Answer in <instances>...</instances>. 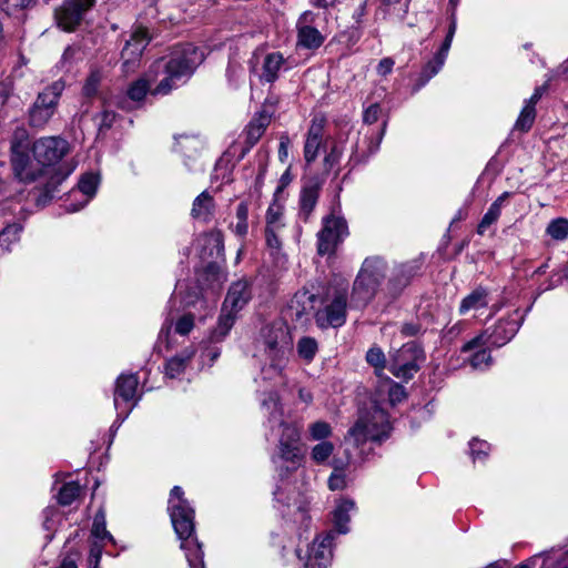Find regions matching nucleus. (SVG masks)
<instances>
[{"label":"nucleus","instance_id":"dca6fc26","mask_svg":"<svg viewBox=\"0 0 568 568\" xmlns=\"http://www.w3.org/2000/svg\"><path fill=\"white\" fill-rule=\"evenodd\" d=\"M94 2L95 0H65L55 12L59 26L65 31H73Z\"/></svg>","mask_w":568,"mask_h":568},{"label":"nucleus","instance_id":"58836bf2","mask_svg":"<svg viewBox=\"0 0 568 568\" xmlns=\"http://www.w3.org/2000/svg\"><path fill=\"white\" fill-rule=\"evenodd\" d=\"M22 227L18 223L9 224L0 232V251L9 252L11 245L20 240Z\"/></svg>","mask_w":568,"mask_h":568},{"label":"nucleus","instance_id":"7ed1b4c3","mask_svg":"<svg viewBox=\"0 0 568 568\" xmlns=\"http://www.w3.org/2000/svg\"><path fill=\"white\" fill-rule=\"evenodd\" d=\"M69 143L60 136L38 140V205L45 204L58 193L59 185L73 168L62 162Z\"/></svg>","mask_w":568,"mask_h":568},{"label":"nucleus","instance_id":"2f4dec72","mask_svg":"<svg viewBox=\"0 0 568 568\" xmlns=\"http://www.w3.org/2000/svg\"><path fill=\"white\" fill-rule=\"evenodd\" d=\"M414 276L413 266L399 265L394 268L393 274L388 281V288L392 295L399 294L404 287L408 285Z\"/></svg>","mask_w":568,"mask_h":568},{"label":"nucleus","instance_id":"4be33fe9","mask_svg":"<svg viewBox=\"0 0 568 568\" xmlns=\"http://www.w3.org/2000/svg\"><path fill=\"white\" fill-rule=\"evenodd\" d=\"M290 61L278 51L267 52L263 55L261 73L258 74L261 81L273 83L284 71L291 69Z\"/></svg>","mask_w":568,"mask_h":568},{"label":"nucleus","instance_id":"c9c22d12","mask_svg":"<svg viewBox=\"0 0 568 568\" xmlns=\"http://www.w3.org/2000/svg\"><path fill=\"white\" fill-rule=\"evenodd\" d=\"M235 318L236 314L231 313L230 311L224 312V308H222L217 325L211 334V341L213 343L223 341L233 327Z\"/></svg>","mask_w":568,"mask_h":568},{"label":"nucleus","instance_id":"864d4df0","mask_svg":"<svg viewBox=\"0 0 568 568\" xmlns=\"http://www.w3.org/2000/svg\"><path fill=\"white\" fill-rule=\"evenodd\" d=\"M106 541L93 540L91 542L90 554H89V566L90 568H99L100 560L103 552V547Z\"/></svg>","mask_w":568,"mask_h":568},{"label":"nucleus","instance_id":"bb28decb","mask_svg":"<svg viewBox=\"0 0 568 568\" xmlns=\"http://www.w3.org/2000/svg\"><path fill=\"white\" fill-rule=\"evenodd\" d=\"M194 327V316L190 313L181 315L175 322L166 318L159 333V341H165L166 347L171 346L170 335L173 328L174 334L186 336Z\"/></svg>","mask_w":568,"mask_h":568},{"label":"nucleus","instance_id":"37998d69","mask_svg":"<svg viewBox=\"0 0 568 568\" xmlns=\"http://www.w3.org/2000/svg\"><path fill=\"white\" fill-rule=\"evenodd\" d=\"M547 235L555 241H564L568 237V220L565 217L554 219L546 229Z\"/></svg>","mask_w":568,"mask_h":568},{"label":"nucleus","instance_id":"603ef678","mask_svg":"<svg viewBox=\"0 0 568 568\" xmlns=\"http://www.w3.org/2000/svg\"><path fill=\"white\" fill-rule=\"evenodd\" d=\"M353 464L351 453L345 449L344 456H334L331 466L333 468L332 473H346L349 466Z\"/></svg>","mask_w":568,"mask_h":568},{"label":"nucleus","instance_id":"13d9d810","mask_svg":"<svg viewBox=\"0 0 568 568\" xmlns=\"http://www.w3.org/2000/svg\"><path fill=\"white\" fill-rule=\"evenodd\" d=\"M409 1L410 0H382L388 12H397L400 18L407 13Z\"/></svg>","mask_w":568,"mask_h":568},{"label":"nucleus","instance_id":"20e7f679","mask_svg":"<svg viewBox=\"0 0 568 568\" xmlns=\"http://www.w3.org/2000/svg\"><path fill=\"white\" fill-rule=\"evenodd\" d=\"M292 351L290 328L281 320L264 324L254 338V356L262 363L264 378L280 377Z\"/></svg>","mask_w":568,"mask_h":568},{"label":"nucleus","instance_id":"c756f323","mask_svg":"<svg viewBox=\"0 0 568 568\" xmlns=\"http://www.w3.org/2000/svg\"><path fill=\"white\" fill-rule=\"evenodd\" d=\"M511 195L509 192L501 193L489 206L477 227V233L483 235L486 230L497 222L506 200Z\"/></svg>","mask_w":568,"mask_h":568},{"label":"nucleus","instance_id":"f3484780","mask_svg":"<svg viewBox=\"0 0 568 568\" xmlns=\"http://www.w3.org/2000/svg\"><path fill=\"white\" fill-rule=\"evenodd\" d=\"M317 14L312 11H304L297 22V45L308 50L318 49L325 37L314 27Z\"/></svg>","mask_w":568,"mask_h":568},{"label":"nucleus","instance_id":"e433bc0d","mask_svg":"<svg viewBox=\"0 0 568 568\" xmlns=\"http://www.w3.org/2000/svg\"><path fill=\"white\" fill-rule=\"evenodd\" d=\"M91 537L93 540L108 541L114 544L113 536L106 530L105 513L100 509L93 519Z\"/></svg>","mask_w":568,"mask_h":568},{"label":"nucleus","instance_id":"2eb2a0df","mask_svg":"<svg viewBox=\"0 0 568 568\" xmlns=\"http://www.w3.org/2000/svg\"><path fill=\"white\" fill-rule=\"evenodd\" d=\"M348 234L346 221L341 216L329 215L323 221V229L318 233V254L332 253L336 245Z\"/></svg>","mask_w":568,"mask_h":568},{"label":"nucleus","instance_id":"e2e57ef3","mask_svg":"<svg viewBox=\"0 0 568 568\" xmlns=\"http://www.w3.org/2000/svg\"><path fill=\"white\" fill-rule=\"evenodd\" d=\"M440 69H436V55L432 61H429L420 73V87L427 83L434 75H436Z\"/></svg>","mask_w":568,"mask_h":568},{"label":"nucleus","instance_id":"4d7b16f0","mask_svg":"<svg viewBox=\"0 0 568 568\" xmlns=\"http://www.w3.org/2000/svg\"><path fill=\"white\" fill-rule=\"evenodd\" d=\"M470 454L473 456L474 462L477 459H481V457L487 456L488 450L490 448L489 444L484 440L473 439L469 444Z\"/></svg>","mask_w":568,"mask_h":568},{"label":"nucleus","instance_id":"4468645a","mask_svg":"<svg viewBox=\"0 0 568 568\" xmlns=\"http://www.w3.org/2000/svg\"><path fill=\"white\" fill-rule=\"evenodd\" d=\"M422 356V348L415 342H408L392 355L389 371L397 378L410 379L418 371V361Z\"/></svg>","mask_w":568,"mask_h":568},{"label":"nucleus","instance_id":"1a4fd4ad","mask_svg":"<svg viewBox=\"0 0 568 568\" xmlns=\"http://www.w3.org/2000/svg\"><path fill=\"white\" fill-rule=\"evenodd\" d=\"M285 226L284 207L274 201L265 214V241L275 267L278 270H286L287 265L286 255L281 252Z\"/></svg>","mask_w":568,"mask_h":568},{"label":"nucleus","instance_id":"423d86ee","mask_svg":"<svg viewBox=\"0 0 568 568\" xmlns=\"http://www.w3.org/2000/svg\"><path fill=\"white\" fill-rule=\"evenodd\" d=\"M386 274V263L379 257H367L354 281L351 305L365 307L376 295Z\"/></svg>","mask_w":568,"mask_h":568},{"label":"nucleus","instance_id":"473e14b6","mask_svg":"<svg viewBox=\"0 0 568 568\" xmlns=\"http://www.w3.org/2000/svg\"><path fill=\"white\" fill-rule=\"evenodd\" d=\"M270 124V116L265 113H260L246 126V141L251 146H253L264 134L266 128Z\"/></svg>","mask_w":568,"mask_h":568},{"label":"nucleus","instance_id":"ea45409f","mask_svg":"<svg viewBox=\"0 0 568 568\" xmlns=\"http://www.w3.org/2000/svg\"><path fill=\"white\" fill-rule=\"evenodd\" d=\"M81 493V486L77 481L63 484L58 491V501L62 506L71 505Z\"/></svg>","mask_w":568,"mask_h":568},{"label":"nucleus","instance_id":"393cba45","mask_svg":"<svg viewBox=\"0 0 568 568\" xmlns=\"http://www.w3.org/2000/svg\"><path fill=\"white\" fill-rule=\"evenodd\" d=\"M216 211L217 205L213 195L205 190L193 200L190 214L193 220L207 224L214 220Z\"/></svg>","mask_w":568,"mask_h":568},{"label":"nucleus","instance_id":"cd10ccee","mask_svg":"<svg viewBox=\"0 0 568 568\" xmlns=\"http://www.w3.org/2000/svg\"><path fill=\"white\" fill-rule=\"evenodd\" d=\"M275 501L282 504L286 509H282L283 516H292L294 521L304 523L307 519V508L304 500H297L294 496V501L291 503V497L285 496L282 488L274 493Z\"/></svg>","mask_w":568,"mask_h":568},{"label":"nucleus","instance_id":"a211bd4d","mask_svg":"<svg viewBox=\"0 0 568 568\" xmlns=\"http://www.w3.org/2000/svg\"><path fill=\"white\" fill-rule=\"evenodd\" d=\"M320 297V292L315 290L313 284L304 286L294 294L288 304L291 316L296 321H302L310 314L314 315L318 306Z\"/></svg>","mask_w":568,"mask_h":568},{"label":"nucleus","instance_id":"6ab92c4d","mask_svg":"<svg viewBox=\"0 0 568 568\" xmlns=\"http://www.w3.org/2000/svg\"><path fill=\"white\" fill-rule=\"evenodd\" d=\"M334 531H327L314 539L305 561V568H326L332 560Z\"/></svg>","mask_w":568,"mask_h":568},{"label":"nucleus","instance_id":"774afa93","mask_svg":"<svg viewBox=\"0 0 568 568\" xmlns=\"http://www.w3.org/2000/svg\"><path fill=\"white\" fill-rule=\"evenodd\" d=\"M243 74H244L243 67H241L240 64L233 63V62L229 63V67L226 70V75L230 81H234L235 79L242 77Z\"/></svg>","mask_w":568,"mask_h":568},{"label":"nucleus","instance_id":"6e6d98bb","mask_svg":"<svg viewBox=\"0 0 568 568\" xmlns=\"http://www.w3.org/2000/svg\"><path fill=\"white\" fill-rule=\"evenodd\" d=\"M101 78L102 75L99 70L91 71L83 87L85 95L91 97L97 93Z\"/></svg>","mask_w":568,"mask_h":568},{"label":"nucleus","instance_id":"a19ab883","mask_svg":"<svg viewBox=\"0 0 568 568\" xmlns=\"http://www.w3.org/2000/svg\"><path fill=\"white\" fill-rule=\"evenodd\" d=\"M297 354L298 356L310 363L314 359L317 351H318V344L315 338L310 336H304L298 339L297 345Z\"/></svg>","mask_w":568,"mask_h":568},{"label":"nucleus","instance_id":"052dcab7","mask_svg":"<svg viewBox=\"0 0 568 568\" xmlns=\"http://www.w3.org/2000/svg\"><path fill=\"white\" fill-rule=\"evenodd\" d=\"M406 397L405 388L397 384L392 383L388 389V399L392 405L400 403Z\"/></svg>","mask_w":568,"mask_h":568},{"label":"nucleus","instance_id":"6e6552de","mask_svg":"<svg viewBox=\"0 0 568 568\" xmlns=\"http://www.w3.org/2000/svg\"><path fill=\"white\" fill-rule=\"evenodd\" d=\"M347 313V290L344 287H327L324 296L320 297L314 320L320 328H337L345 324Z\"/></svg>","mask_w":568,"mask_h":568},{"label":"nucleus","instance_id":"de8ad7c7","mask_svg":"<svg viewBox=\"0 0 568 568\" xmlns=\"http://www.w3.org/2000/svg\"><path fill=\"white\" fill-rule=\"evenodd\" d=\"M366 361L375 368L376 374L381 375L386 364V357L382 348L378 346L371 347L366 353Z\"/></svg>","mask_w":568,"mask_h":568},{"label":"nucleus","instance_id":"5fc2aeb1","mask_svg":"<svg viewBox=\"0 0 568 568\" xmlns=\"http://www.w3.org/2000/svg\"><path fill=\"white\" fill-rule=\"evenodd\" d=\"M342 154H343V148L338 143L334 142L331 145L329 151L326 153V155L324 158L325 169L331 170L333 166L338 164V162L342 158Z\"/></svg>","mask_w":568,"mask_h":568},{"label":"nucleus","instance_id":"ddd939ff","mask_svg":"<svg viewBox=\"0 0 568 568\" xmlns=\"http://www.w3.org/2000/svg\"><path fill=\"white\" fill-rule=\"evenodd\" d=\"M139 378L135 374H121L114 388L113 403L116 410V422H124L139 402L136 396Z\"/></svg>","mask_w":568,"mask_h":568},{"label":"nucleus","instance_id":"0e129e2a","mask_svg":"<svg viewBox=\"0 0 568 568\" xmlns=\"http://www.w3.org/2000/svg\"><path fill=\"white\" fill-rule=\"evenodd\" d=\"M452 42H453V39L446 37L439 51L435 54L436 55V69L443 68L445 60L447 58L448 51L450 49Z\"/></svg>","mask_w":568,"mask_h":568},{"label":"nucleus","instance_id":"338daca9","mask_svg":"<svg viewBox=\"0 0 568 568\" xmlns=\"http://www.w3.org/2000/svg\"><path fill=\"white\" fill-rule=\"evenodd\" d=\"M394 67V60L392 58H384L379 61L376 70L379 75H387L392 72Z\"/></svg>","mask_w":568,"mask_h":568},{"label":"nucleus","instance_id":"5701e85b","mask_svg":"<svg viewBox=\"0 0 568 568\" xmlns=\"http://www.w3.org/2000/svg\"><path fill=\"white\" fill-rule=\"evenodd\" d=\"M326 120L323 116H315L310 125L304 144V159L307 164L314 162L323 144V134Z\"/></svg>","mask_w":568,"mask_h":568},{"label":"nucleus","instance_id":"c85d7f7f","mask_svg":"<svg viewBox=\"0 0 568 568\" xmlns=\"http://www.w3.org/2000/svg\"><path fill=\"white\" fill-rule=\"evenodd\" d=\"M488 304V291L484 287H477L462 300L459 305V313L464 315L471 311H480L483 308H486Z\"/></svg>","mask_w":568,"mask_h":568},{"label":"nucleus","instance_id":"9d476101","mask_svg":"<svg viewBox=\"0 0 568 568\" xmlns=\"http://www.w3.org/2000/svg\"><path fill=\"white\" fill-rule=\"evenodd\" d=\"M390 424L387 414L379 408H374L369 417H361L348 432V439L359 446L367 440L382 443L389 436Z\"/></svg>","mask_w":568,"mask_h":568},{"label":"nucleus","instance_id":"7c9ffc66","mask_svg":"<svg viewBox=\"0 0 568 568\" xmlns=\"http://www.w3.org/2000/svg\"><path fill=\"white\" fill-rule=\"evenodd\" d=\"M193 355V349L185 348L182 353L170 357L164 365L165 376L169 378L179 377L182 373H184Z\"/></svg>","mask_w":568,"mask_h":568},{"label":"nucleus","instance_id":"aec40b11","mask_svg":"<svg viewBox=\"0 0 568 568\" xmlns=\"http://www.w3.org/2000/svg\"><path fill=\"white\" fill-rule=\"evenodd\" d=\"M64 90L62 81H55L38 93V125L47 123L54 114L59 98Z\"/></svg>","mask_w":568,"mask_h":568},{"label":"nucleus","instance_id":"69168bd1","mask_svg":"<svg viewBox=\"0 0 568 568\" xmlns=\"http://www.w3.org/2000/svg\"><path fill=\"white\" fill-rule=\"evenodd\" d=\"M381 112H382L381 105L378 103H373L364 111V115H363L364 122L367 124L375 123L379 119Z\"/></svg>","mask_w":568,"mask_h":568},{"label":"nucleus","instance_id":"c03bdc74","mask_svg":"<svg viewBox=\"0 0 568 568\" xmlns=\"http://www.w3.org/2000/svg\"><path fill=\"white\" fill-rule=\"evenodd\" d=\"M334 452L333 443L323 440L316 444L311 450V458L314 463L322 465L325 464Z\"/></svg>","mask_w":568,"mask_h":568},{"label":"nucleus","instance_id":"09e8293b","mask_svg":"<svg viewBox=\"0 0 568 568\" xmlns=\"http://www.w3.org/2000/svg\"><path fill=\"white\" fill-rule=\"evenodd\" d=\"M536 118V109L530 105H524L516 123L515 129L521 132H527L534 124Z\"/></svg>","mask_w":568,"mask_h":568},{"label":"nucleus","instance_id":"4c0bfd02","mask_svg":"<svg viewBox=\"0 0 568 568\" xmlns=\"http://www.w3.org/2000/svg\"><path fill=\"white\" fill-rule=\"evenodd\" d=\"M43 517L42 528L48 532L44 538L49 542L62 520V515L57 508L50 507L43 510Z\"/></svg>","mask_w":568,"mask_h":568},{"label":"nucleus","instance_id":"f257e3e1","mask_svg":"<svg viewBox=\"0 0 568 568\" xmlns=\"http://www.w3.org/2000/svg\"><path fill=\"white\" fill-rule=\"evenodd\" d=\"M203 60V51L193 44L178 45L166 57L156 60L144 77L129 85L128 97L139 102L148 92L154 95L169 94L184 83Z\"/></svg>","mask_w":568,"mask_h":568},{"label":"nucleus","instance_id":"49530a36","mask_svg":"<svg viewBox=\"0 0 568 568\" xmlns=\"http://www.w3.org/2000/svg\"><path fill=\"white\" fill-rule=\"evenodd\" d=\"M486 347L487 346L473 348V351H476L470 358V365L474 369H485L489 367L491 363V356L490 353L486 349ZM462 352L466 353L467 351H464L462 348ZM469 352H471V349Z\"/></svg>","mask_w":568,"mask_h":568},{"label":"nucleus","instance_id":"79ce46f5","mask_svg":"<svg viewBox=\"0 0 568 568\" xmlns=\"http://www.w3.org/2000/svg\"><path fill=\"white\" fill-rule=\"evenodd\" d=\"M248 204L242 201L236 207V223L232 226V231L235 235L244 237L248 231Z\"/></svg>","mask_w":568,"mask_h":568},{"label":"nucleus","instance_id":"f8f14e48","mask_svg":"<svg viewBox=\"0 0 568 568\" xmlns=\"http://www.w3.org/2000/svg\"><path fill=\"white\" fill-rule=\"evenodd\" d=\"M36 143L24 129H17L11 142V162L14 175L21 182H32L34 171L30 162V153L34 152Z\"/></svg>","mask_w":568,"mask_h":568},{"label":"nucleus","instance_id":"a878e982","mask_svg":"<svg viewBox=\"0 0 568 568\" xmlns=\"http://www.w3.org/2000/svg\"><path fill=\"white\" fill-rule=\"evenodd\" d=\"M356 510V504L348 497H342L336 500L332 511L334 534H347L349 531L351 516Z\"/></svg>","mask_w":568,"mask_h":568},{"label":"nucleus","instance_id":"b1692460","mask_svg":"<svg viewBox=\"0 0 568 568\" xmlns=\"http://www.w3.org/2000/svg\"><path fill=\"white\" fill-rule=\"evenodd\" d=\"M252 298L251 284L246 280L234 282L223 303L224 312L237 314Z\"/></svg>","mask_w":568,"mask_h":568},{"label":"nucleus","instance_id":"3c124183","mask_svg":"<svg viewBox=\"0 0 568 568\" xmlns=\"http://www.w3.org/2000/svg\"><path fill=\"white\" fill-rule=\"evenodd\" d=\"M351 479L346 473H332L328 477L327 485L331 490H344L347 488Z\"/></svg>","mask_w":568,"mask_h":568},{"label":"nucleus","instance_id":"39448f33","mask_svg":"<svg viewBox=\"0 0 568 568\" xmlns=\"http://www.w3.org/2000/svg\"><path fill=\"white\" fill-rule=\"evenodd\" d=\"M168 509L174 531L181 541L180 548L184 551L190 568H205L202 545L194 535V509L184 498V491L180 486L171 489Z\"/></svg>","mask_w":568,"mask_h":568},{"label":"nucleus","instance_id":"680f3d73","mask_svg":"<svg viewBox=\"0 0 568 568\" xmlns=\"http://www.w3.org/2000/svg\"><path fill=\"white\" fill-rule=\"evenodd\" d=\"M33 0H4V10L9 14H14L20 10L28 8Z\"/></svg>","mask_w":568,"mask_h":568},{"label":"nucleus","instance_id":"bf43d9fd","mask_svg":"<svg viewBox=\"0 0 568 568\" xmlns=\"http://www.w3.org/2000/svg\"><path fill=\"white\" fill-rule=\"evenodd\" d=\"M115 113L113 111L103 110L100 114L95 116V121L99 125L100 130L110 129L115 121Z\"/></svg>","mask_w":568,"mask_h":568},{"label":"nucleus","instance_id":"f704fd0d","mask_svg":"<svg viewBox=\"0 0 568 568\" xmlns=\"http://www.w3.org/2000/svg\"><path fill=\"white\" fill-rule=\"evenodd\" d=\"M151 40V37L149 34V31L143 27H136L130 38L126 40L124 47H130L131 51L138 55L142 57V53L144 49L148 47L149 42Z\"/></svg>","mask_w":568,"mask_h":568},{"label":"nucleus","instance_id":"8fccbe9b","mask_svg":"<svg viewBox=\"0 0 568 568\" xmlns=\"http://www.w3.org/2000/svg\"><path fill=\"white\" fill-rule=\"evenodd\" d=\"M122 71L126 74L135 72L141 62V58L135 55L130 47H124L121 52Z\"/></svg>","mask_w":568,"mask_h":568},{"label":"nucleus","instance_id":"f03ea898","mask_svg":"<svg viewBox=\"0 0 568 568\" xmlns=\"http://www.w3.org/2000/svg\"><path fill=\"white\" fill-rule=\"evenodd\" d=\"M261 407L267 418L272 432H276L278 445L273 463L282 466L285 463L296 468L303 458L301 447V425L284 419L283 407L275 390L263 393Z\"/></svg>","mask_w":568,"mask_h":568},{"label":"nucleus","instance_id":"72a5a7b5","mask_svg":"<svg viewBox=\"0 0 568 568\" xmlns=\"http://www.w3.org/2000/svg\"><path fill=\"white\" fill-rule=\"evenodd\" d=\"M318 200V187L310 185L303 187L300 196V216L306 221L316 206Z\"/></svg>","mask_w":568,"mask_h":568},{"label":"nucleus","instance_id":"9b49d317","mask_svg":"<svg viewBox=\"0 0 568 568\" xmlns=\"http://www.w3.org/2000/svg\"><path fill=\"white\" fill-rule=\"evenodd\" d=\"M521 323L523 316L519 314V311H515L507 318L498 321L491 329H486L466 343L463 349L470 351L481 346L501 347L513 339Z\"/></svg>","mask_w":568,"mask_h":568},{"label":"nucleus","instance_id":"0eeeda50","mask_svg":"<svg viewBox=\"0 0 568 568\" xmlns=\"http://www.w3.org/2000/svg\"><path fill=\"white\" fill-rule=\"evenodd\" d=\"M199 241L202 245L201 257L203 260H214L207 263L203 274L205 276V281L209 282L205 294L207 296L210 294L209 291H211V295L214 297L215 293L226 281V275L217 263L219 258L224 260L223 234L220 231H211L203 234Z\"/></svg>","mask_w":568,"mask_h":568},{"label":"nucleus","instance_id":"a18cd8bd","mask_svg":"<svg viewBox=\"0 0 568 568\" xmlns=\"http://www.w3.org/2000/svg\"><path fill=\"white\" fill-rule=\"evenodd\" d=\"M332 435V427L328 423L317 420L308 426V437L311 440L323 442Z\"/></svg>","mask_w":568,"mask_h":568},{"label":"nucleus","instance_id":"412c9836","mask_svg":"<svg viewBox=\"0 0 568 568\" xmlns=\"http://www.w3.org/2000/svg\"><path fill=\"white\" fill-rule=\"evenodd\" d=\"M100 183V176L97 173H84L78 183L77 190H73L71 196L78 200L77 204L71 203L67 210L69 212H77L83 209L95 195Z\"/></svg>","mask_w":568,"mask_h":568}]
</instances>
